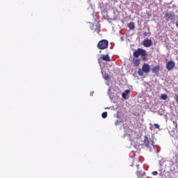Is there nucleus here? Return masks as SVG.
<instances>
[{"label":"nucleus","mask_w":178,"mask_h":178,"mask_svg":"<svg viewBox=\"0 0 178 178\" xmlns=\"http://www.w3.org/2000/svg\"><path fill=\"white\" fill-rule=\"evenodd\" d=\"M154 126L155 129H159V127H160L158 124H154Z\"/></svg>","instance_id":"20"},{"label":"nucleus","mask_w":178,"mask_h":178,"mask_svg":"<svg viewBox=\"0 0 178 178\" xmlns=\"http://www.w3.org/2000/svg\"><path fill=\"white\" fill-rule=\"evenodd\" d=\"M136 175H137L138 177H141V176H143V175H141V172H140V171H137Z\"/></svg>","instance_id":"17"},{"label":"nucleus","mask_w":178,"mask_h":178,"mask_svg":"<svg viewBox=\"0 0 178 178\" xmlns=\"http://www.w3.org/2000/svg\"><path fill=\"white\" fill-rule=\"evenodd\" d=\"M172 124H173V130H177L178 124H177V120H172Z\"/></svg>","instance_id":"12"},{"label":"nucleus","mask_w":178,"mask_h":178,"mask_svg":"<svg viewBox=\"0 0 178 178\" xmlns=\"http://www.w3.org/2000/svg\"><path fill=\"white\" fill-rule=\"evenodd\" d=\"M104 60V62H111V57L109 54H102L101 57L98 59L99 63H101Z\"/></svg>","instance_id":"3"},{"label":"nucleus","mask_w":178,"mask_h":178,"mask_svg":"<svg viewBox=\"0 0 178 178\" xmlns=\"http://www.w3.org/2000/svg\"><path fill=\"white\" fill-rule=\"evenodd\" d=\"M164 17L167 22H169V20H173V19H175V13L171 11L167 12Z\"/></svg>","instance_id":"4"},{"label":"nucleus","mask_w":178,"mask_h":178,"mask_svg":"<svg viewBox=\"0 0 178 178\" xmlns=\"http://www.w3.org/2000/svg\"><path fill=\"white\" fill-rule=\"evenodd\" d=\"M128 27H129V30H134V29H136V26H134V22H130L128 24Z\"/></svg>","instance_id":"13"},{"label":"nucleus","mask_w":178,"mask_h":178,"mask_svg":"<svg viewBox=\"0 0 178 178\" xmlns=\"http://www.w3.org/2000/svg\"><path fill=\"white\" fill-rule=\"evenodd\" d=\"M128 94H130V90H126L124 92H122V97L124 99H127Z\"/></svg>","instance_id":"10"},{"label":"nucleus","mask_w":178,"mask_h":178,"mask_svg":"<svg viewBox=\"0 0 178 178\" xmlns=\"http://www.w3.org/2000/svg\"><path fill=\"white\" fill-rule=\"evenodd\" d=\"M175 25H176V27H177L178 29V20L176 22Z\"/></svg>","instance_id":"23"},{"label":"nucleus","mask_w":178,"mask_h":178,"mask_svg":"<svg viewBox=\"0 0 178 178\" xmlns=\"http://www.w3.org/2000/svg\"><path fill=\"white\" fill-rule=\"evenodd\" d=\"M143 143H144V145H145V147H149V140H148V138L147 136H145Z\"/></svg>","instance_id":"11"},{"label":"nucleus","mask_w":178,"mask_h":178,"mask_svg":"<svg viewBox=\"0 0 178 178\" xmlns=\"http://www.w3.org/2000/svg\"><path fill=\"white\" fill-rule=\"evenodd\" d=\"M99 31H100V30H99V29H97V33H98V34H99Z\"/></svg>","instance_id":"24"},{"label":"nucleus","mask_w":178,"mask_h":178,"mask_svg":"<svg viewBox=\"0 0 178 178\" xmlns=\"http://www.w3.org/2000/svg\"><path fill=\"white\" fill-rule=\"evenodd\" d=\"M143 35H145V37H148V35H149L148 34V32H145L143 33Z\"/></svg>","instance_id":"21"},{"label":"nucleus","mask_w":178,"mask_h":178,"mask_svg":"<svg viewBox=\"0 0 178 178\" xmlns=\"http://www.w3.org/2000/svg\"><path fill=\"white\" fill-rule=\"evenodd\" d=\"M104 80H111V76L109 75H106L104 77Z\"/></svg>","instance_id":"18"},{"label":"nucleus","mask_w":178,"mask_h":178,"mask_svg":"<svg viewBox=\"0 0 178 178\" xmlns=\"http://www.w3.org/2000/svg\"><path fill=\"white\" fill-rule=\"evenodd\" d=\"M143 45L146 48H149L152 45V40L151 39L144 40L143 42Z\"/></svg>","instance_id":"6"},{"label":"nucleus","mask_w":178,"mask_h":178,"mask_svg":"<svg viewBox=\"0 0 178 178\" xmlns=\"http://www.w3.org/2000/svg\"><path fill=\"white\" fill-rule=\"evenodd\" d=\"M119 124V120H117L116 122L115 123V126H118V124Z\"/></svg>","instance_id":"22"},{"label":"nucleus","mask_w":178,"mask_h":178,"mask_svg":"<svg viewBox=\"0 0 178 178\" xmlns=\"http://www.w3.org/2000/svg\"><path fill=\"white\" fill-rule=\"evenodd\" d=\"M140 55L143 57V60H148V58H147V51L144 49L138 48L133 54L134 58H138Z\"/></svg>","instance_id":"1"},{"label":"nucleus","mask_w":178,"mask_h":178,"mask_svg":"<svg viewBox=\"0 0 178 178\" xmlns=\"http://www.w3.org/2000/svg\"><path fill=\"white\" fill-rule=\"evenodd\" d=\"M160 69L161 67L159 65H156L152 68V73H155L156 74L157 73H159Z\"/></svg>","instance_id":"9"},{"label":"nucleus","mask_w":178,"mask_h":178,"mask_svg":"<svg viewBox=\"0 0 178 178\" xmlns=\"http://www.w3.org/2000/svg\"><path fill=\"white\" fill-rule=\"evenodd\" d=\"M138 74L139 76H144V71H143V70H141V69H139L138 70Z\"/></svg>","instance_id":"16"},{"label":"nucleus","mask_w":178,"mask_h":178,"mask_svg":"<svg viewBox=\"0 0 178 178\" xmlns=\"http://www.w3.org/2000/svg\"><path fill=\"white\" fill-rule=\"evenodd\" d=\"M109 45V42L106 40H102L97 44L98 49H106Z\"/></svg>","instance_id":"2"},{"label":"nucleus","mask_w":178,"mask_h":178,"mask_svg":"<svg viewBox=\"0 0 178 178\" xmlns=\"http://www.w3.org/2000/svg\"><path fill=\"white\" fill-rule=\"evenodd\" d=\"M142 70L144 73H148L150 70L149 65L145 63L142 67Z\"/></svg>","instance_id":"7"},{"label":"nucleus","mask_w":178,"mask_h":178,"mask_svg":"<svg viewBox=\"0 0 178 178\" xmlns=\"http://www.w3.org/2000/svg\"><path fill=\"white\" fill-rule=\"evenodd\" d=\"M161 98V99H163V101H166V99H168V95L162 94Z\"/></svg>","instance_id":"14"},{"label":"nucleus","mask_w":178,"mask_h":178,"mask_svg":"<svg viewBox=\"0 0 178 178\" xmlns=\"http://www.w3.org/2000/svg\"><path fill=\"white\" fill-rule=\"evenodd\" d=\"M132 62H133L134 66H136V67L140 66V58L135 57V58H134Z\"/></svg>","instance_id":"8"},{"label":"nucleus","mask_w":178,"mask_h":178,"mask_svg":"<svg viewBox=\"0 0 178 178\" xmlns=\"http://www.w3.org/2000/svg\"><path fill=\"white\" fill-rule=\"evenodd\" d=\"M152 175H153V176H157L158 175V171H153L152 172Z\"/></svg>","instance_id":"19"},{"label":"nucleus","mask_w":178,"mask_h":178,"mask_svg":"<svg viewBox=\"0 0 178 178\" xmlns=\"http://www.w3.org/2000/svg\"><path fill=\"white\" fill-rule=\"evenodd\" d=\"M176 66V63L173 60H170L166 63L167 70H172Z\"/></svg>","instance_id":"5"},{"label":"nucleus","mask_w":178,"mask_h":178,"mask_svg":"<svg viewBox=\"0 0 178 178\" xmlns=\"http://www.w3.org/2000/svg\"><path fill=\"white\" fill-rule=\"evenodd\" d=\"M102 117L103 118V119H106V118L108 117V113L106 111L103 112L102 114Z\"/></svg>","instance_id":"15"}]
</instances>
